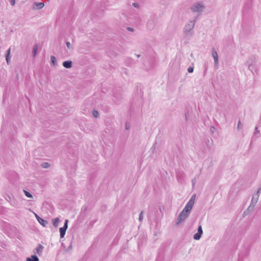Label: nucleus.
Returning a JSON list of instances; mask_svg holds the SVG:
<instances>
[{"mask_svg":"<svg viewBox=\"0 0 261 261\" xmlns=\"http://www.w3.org/2000/svg\"><path fill=\"white\" fill-rule=\"evenodd\" d=\"M68 222V220H65L64 226L63 227H61L60 228V237L62 238H63L65 236L66 230L67 228Z\"/></svg>","mask_w":261,"mask_h":261,"instance_id":"obj_5","label":"nucleus"},{"mask_svg":"<svg viewBox=\"0 0 261 261\" xmlns=\"http://www.w3.org/2000/svg\"><path fill=\"white\" fill-rule=\"evenodd\" d=\"M126 128L128 129L129 128V126L127 125V124H126Z\"/></svg>","mask_w":261,"mask_h":261,"instance_id":"obj_28","label":"nucleus"},{"mask_svg":"<svg viewBox=\"0 0 261 261\" xmlns=\"http://www.w3.org/2000/svg\"><path fill=\"white\" fill-rule=\"evenodd\" d=\"M36 6L37 7V9L39 10L42 9L44 7V4L43 3H39L36 4Z\"/></svg>","mask_w":261,"mask_h":261,"instance_id":"obj_16","label":"nucleus"},{"mask_svg":"<svg viewBox=\"0 0 261 261\" xmlns=\"http://www.w3.org/2000/svg\"><path fill=\"white\" fill-rule=\"evenodd\" d=\"M132 6H133V7H135V8H139V4H138V3H133L132 4Z\"/></svg>","mask_w":261,"mask_h":261,"instance_id":"obj_22","label":"nucleus"},{"mask_svg":"<svg viewBox=\"0 0 261 261\" xmlns=\"http://www.w3.org/2000/svg\"><path fill=\"white\" fill-rule=\"evenodd\" d=\"M10 50H11L10 48H9L8 49H7V54H6V60L7 63L8 64H9V63L10 62Z\"/></svg>","mask_w":261,"mask_h":261,"instance_id":"obj_11","label":"nucleus"},{"mask_svg":"<svg viewBox=\"0 0 261 261\" xmlns=\"http://www.w3.org/2000/svg\"><path fill=\"white\" fill-rule=\"evenodd\" d=\"M63 66L67 68H70L72 67V62L70 61H65L63 63Z\"/></svg>","mask_w":261,"mask_h":261,"instance_id":"obj_10","label":"nucleus"},{"mask_svg":"<svg viewBox=\"0 0 261 261\" xmlns=\"http://www.w3.org/2000/svg\"><path fill=\"white\" fill-rule=\"evenodd\" d=\"M44 166H42L43 168H46L48 166V164L47 163H44Z\"/></svg>","mask_w":261,"mask_h":261,"instance_id":"obj_26","label":"nucleus"},{"mask_svg":"<svg viewBox=\"0 0 261 261\" xmlns=\"http://www.w3.org/2000/svg\"><path fill=\"white\" fill-rule=\"evenodd\" d=\"M10 4L13 6L15 5V3H16V2H15V0H10Z\"/></svg>","mask_w":261,"mask_h":261,"instance_id":"obj_23","label":"nucleus"},{"mask_svg":"<svg viewBox=\"0 0 261 261\" xmlns=\"http://www.w3.org/2000/svg\"><path fill=\"white\" fill-rule=\"evenodd\" d=\"M38 258L35 255H32L31 257H28L27 261H38Z\"/></svg>","mask_w":261,"mask_h":261,"instance_id":"obj_12","label":"nucleus"},{"mask_svg":"<svg viewBox=\"0 0 261 261\" xmlns=\"http://www.w3.org/2000/svg\"><path fill=\"white\" fill-rule=\"evenodd\" d=\"M140 55H137V57L138 58L140 57Z\"/></svg>","mask_w":261,"mask_h":261,"instance_id":"obj_30","label":"nucleus"},{"mask_svg":"<svg viewBox=\"0 0 261 261\" xmlns=\"http://www.w3.org/2000/svg\"><path fill=\"white\" fill-rule=\"evenodd\" d=\"M59 221H60V220H59V218H56L53 220V223L54 226L55 227H58V223H59Z\"/></svg>","mask_w":261,"mask_h":261,"instance_id":"obj_14","label":"nucleus"},{"mask_svg":"<svg viewBox=\"0 0 261 261\" xmlns=\"http://www.w3.org/2000/svg\"><path fill=\"white\" fill-rule=\"evenodd\" d=\"M192 208L187 207V205H186L184 209L180 213L178 218V223L185 220L189 216V213L191 212Z\"/></svg>","mask_w":261,"mask_h":261,"instance_id":"obj_2","label":"nucleus"},{"mask_svg":"<svg viewBox=\"0 0 261 261\" xmlns=\"http://www.w3.org/2000/svg\"><path fill=\"white\" fill-rule=\"evenodd\" d=\"M37 50H38V46H37V45H36L34 46V48H33V54L34 57H35L36 56Z\"/></svg>","mask_w":261,"mask_h":261,"instance_id":"obj_17","label":"nucleus"},{"mask_svg":"<svg viewBox=\"0 0 261 261\" xmlns=\"http://www.w3.org/2000/svg\"><path fill=\"white\" fill-rule=\"evenodd\" d=\"M36 217L37 218V219H39V218H40L38 216H37V215H36Z\"/></svg>","mask_w":261,"mask_h":261,"instance_id":"obj_29","label":"nucleus"},{"mask_svg":"<svg viewBox=\"0 0 261 261\" xmlns=\"http://www.w3.org/2000/svg\"><path fill=\"white\" fill-rule=\"evenodd\" d=\"M240 125V122L239 121V123H238V125Z\"/></svg>","mask_w":261,"mask_h":261,"instance_id":"obj_31","label":"nucleus"},{"mask_svg":"<svg viewBox=\"0 0 261 261\" xmlns=\"http://www.w3.org/2000/svg\"><path fill=\"white\" fill-rule=\"evenodd\" d=\"M43 249V246L41 244H38L36 248L34 250V252L38 255H40Z\"/></svg>","mask_w":261,"mask_h":261,"instance_id":"obj_9","label":"nucleus"},{"mask_svg":"<svg viewBox=\"0 0 261 261\" xmlns=\"http://www.w3.org/2000/svg\"><path fill=\"white\" fill-rule=\"evenodd\" d=\"M66 44L67 47H68V49H72L71 45L69 42H68V41L66 42Z\"/></svg>","mask_w":261,"mask_h":261,"instance_id":"obj_20","label":"nucleus"},{"mask_svg":"<svg viewBox=\"0 0 261 261\" xmlns=\"http://www.w3.org/2000/svg\"><path fill=\"white\" fill-rule=\"evenodd\" d=\"M197 17H195V19L192 21L190 20L187 23L184 27V32L187 33L190 32L193 30L195 25V21L197 19Z\"/></svg>","mask_w":261,"mask_h":261,"instance_id":"obj_4","label":"nucleus"},{"mask_svg":"<svg viewBox=\"0 0 261 261\" xmlns=\"http://www.w3.org/2000/svg\"><path fill=\"white\" fill-rule=\"evenodd\" d=\"M195 198H196V194L193 195L191 197L190 200L189 201L188 203L186 204V205H187V207H190V208H192L194 204Z\"/></svg>","mask_w":261,"mask_h":261,"instance_id":"obj_6","label":"nucleus"},{"mask_svg":"<svg viewBox=\"0 0 261 261\" xmlns=\"http://www.w3.org/2000/svg\"><path fill=\"white\" fill-rule=\"evenodd\" d=\"M127 29V30H128L129 31H133V29L130 28V27H128Z\"/></svg>","mask_w":261,"mask_h":261,"instance_id":"obj_27","label":"nucleus"},{"mask_svg":"<svg viewBox=\"0 0 261 261\" xmlns=\"http://www.w3.org/2000/svg\"><path fill=\"white\" fill-rule=\"evenodd\" d=\"M23 192H24V193L25 194V195L29 197V198H32V195L31 193H30L29 192L25 191V190H23Z\"/></svg>","mask_w":261,"mask_h":261,"instance_id":"obj_18","label":"nucleus"},{"mask_svg":"<svg viewBox=\"0 0 261 261\" xmlns=\"http://www.w3.org/2000/svg\"><path fill=\"white\" fill-rule=\"evenodd\" d=\"M188 71L189 72V73H192L193 72V67H188Z\"/></svg>","mask_w":261,"mask_h":261,"instance_id":"obj_21","label":"nucleus"},{"mask_svg":"<svg viewBox=\"0 0 261 261\" xmlns=\"http://www.w3.org/2000/svg\"><path fill=\"white\" fill-rule=\"evenodd\" d=\"M204 8V5L203 3L197 2L191 7V10L193 12H200Z\"/></svg>","mask_w":261,"mask_h":261,"instance_id":"obj_3","label":"nucleus"},{"mask_svg":"<svg viewBox=\"0 0 261 261\" xmlns=\"http://www.w3.org/2000/svg\"><path fill=\"white\" fill-rule=\"evenodd\" d=\"M92 114H93V115L95 117H97L98 115V112L97 111L95 110H94L92 112Z\"/></svg>","mask_w":261,"mask_h":261,"instance_id":"obj_19","label":"nucleus"},{"mask_svg":"<svg viewBox=\"0 0 261 261\" xmlns=\"http://www.w3.org/2000/svg\"><path fill=\"white\" fill-rule=\"evenodd\" d=\"M143 219V212H141L140 215L139 220L141 221Z\"/></svg>","mask_w":261,"mask_h":261,"instance_id":"obj_24","label":"nucleus"},{"mask_svg":"<svg viewBox=\"0 0 261 261\" xmlns=\"http://www.w3.org/2000/svg\"><path fill=\"white\" fill-rule=\"evenodd\" d=\"M50 61H51V63L54 66H56L57 65V59H56V58L55 56H51L50 57Z\"/></svg>","mask_w":261,"mask_h":261,"instance_id":"obj_13","label":"nucleus"},{"mask_svg":"<svg viewBox=\"0 0 261 261\" xmlns=\"http://www.w3.org/2000/svg\"><path fill=\"white\" fill-rule=\"evenodd\" d=\"M39 219H38V222L43 226H45L46 224H47V222L46 220H44L42 219L41 218H39Z\"/></svg>","mask_w":261,"mask_h":261,"instance_id":"obj_15","label":"nucleus"},{"mask_svg":"<svg viewBox=\"0 0 261 261\" xmlns=\"http://www.w3.org/2000/svg\"><path fill=\"white\" fill-rule=\"evenodd\" d=\"M204 72H205L207 69V65L205 64L204 65Z\"/></svg>","mask_w":261,"mask_h":261,"instance_id":"obj_25","label":"nucleus"},{"mask_svg":"<svg viewBox=\"0 0 261 261\" xmlns=\"http://www.w3.org/2000/svg\"><path fill=\"white\" fill-rule=\"evenodd\" d=\"M212 56L214 59L215 64L217 65L218 64V55L217 51L215 49V48L213 49Z\"/></svg>","mask_w":261,"mask_h":261,"instance_id":"obj_8","label":"nucleus"},{"mask_svg":"<svg viewBox=\"0 0 261 261\" xmlns=\"http://www.w3.org/2000/svg\"><path fill=\"white\" fill-rule=\"evenodd\" d=\"M256 57L254 56H252L249 58L246 63V65L248 67V69L252 72L256 71Z\"/></svg>","mask_w":261,"mask_h":261,"instance_id":"obj_1","label":"nucleus"},{"mask_svg":"<svg viewBox=\"0 0 261 261\" xmlns=\"http://www.w3.org/2000/svg\"><path fill=\"white\" fill-rule=\"evenodd\" d=\"M202 233V227L200 225L198 227V232L196 234H195L194 236V239L196 240H199Z\"/></svg>","mask_w":261,"mask_h":261,"instance_id":"obj_7","label":"nucleus"}]
</instances>
